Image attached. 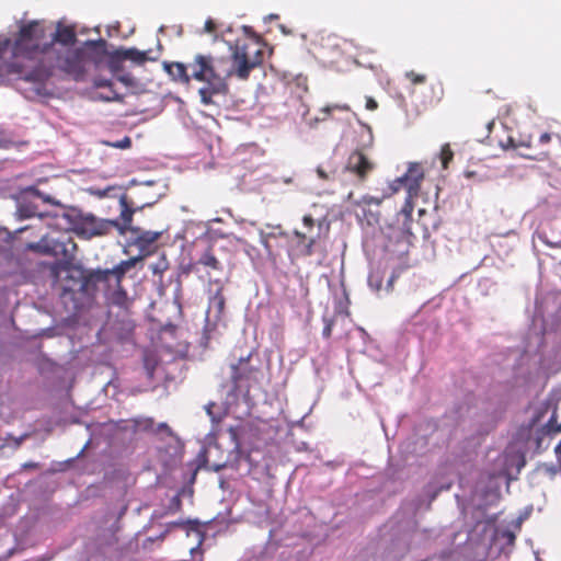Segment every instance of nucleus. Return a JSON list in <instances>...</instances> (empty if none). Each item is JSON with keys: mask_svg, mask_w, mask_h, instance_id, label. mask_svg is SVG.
<instances>
[{"mask_svg": "<svg viewBox=\"0 0 561 561\" xmlns=\"http://www.w3.org/2000/svg\"><path fill=\"white\" fill-rule=\"evenodd\" d=\"M54 45L47 43L43 22L33 20L20 25L13 39L0 41V77L16 75L30 82H44L49 78L44 66Z\"/></svg>", "mask_w": 561, "mask_h": 561, "instance_id": "obj_2", "label": "nucleus"}, {"mask_svg": "<svg viewBox=\"0 0 561 561\" xmlns=\"http://www.w3.org/2000/svg\"><path fill=\"white\" fill-rule=\"evenodd\" d=\"M30 437V434L28 433H24L23 435H21L20 437H15L13 436L12 434H8L4 439H3V443L1 444L0 447H4V446H11V443L13 445L14 448H19L21 446V444L27 439Z\"/></svg>", "mask_w": 561, "mask_h": 561, "instance_id": "obj_21", "label": "nucleus"}, {"mask_svg": "<svg viewBox=\"0 0 561 561\" xmlns=\"http://www.w3.org/2000/svg\"><path fill=\"white\" fill-rule=\"evenodd\" d=\"M28 248L41 254L55 256L65 267L71 266L77 259L78 247L69 234H61L58 238L44 237Z\"/></svg>", "mask_w": 561, "mask_h": 561, "instance_id": "obj_4", "label": "nucleus"}, {"mask_svg": "<svg viewBox=\"0 0 561 561\" xmlns=\"http://www.w3.org/2000/svg\"><path fill=\"white\" fill-rule=\"evenodd\" d=\"M323 322L324 327L322 330V336L324 339H330L334 327V320L330 318H323Z\"/></svg>", "mask_w": 561, "mask_h": 561, "instance_id": "obj_26", "label": "nucleus"}, {"mask_svg": "<svg viewBox=\"0 0 561 561\" xmlns=\"http://www.w3.org/2000/svg\"><path fill=\"white\" fill-rule=\"evenodd\" d=\"M401 187H404V184L394 183V181L390 185L392 193L398 192Z\"/></svg>", "mask_w": 561, "mask_h": 561, "instance_id": "obj_35", "label": "nucleus"}, {"mask_svg": "<svg viewBox=\"0 0 561 561\" xmlns=\"http://www.w3.org/2000/svg\"><path fill=\"white\" fill-rule=\"evenodd\" d=\"M251 355L240 357L237 364L231 366V379L237 385L242 380L257 381L260 369L251 365Z\"/></svg>", "mask_w": 561, "mask_h": 561, "instance_id": "obj_9", "label": "nucleus"}, {"mask_svg": "<svg viewBox=\"0 0 561 561\" xmlns=\"http://www.w3.org/2000/svg\"><path fill=\"white\" fill-rule=\"evenodd\" d=\"M140 260L139 256L130 257L122 261L113 268L96 270L90 274L89 280L108 294L114 287H119L126 273L135 267Z\"/></svg>", "mask_w": 561, "mask_h": 561, "instance_id": "obj_6", "label": "nucleus"}, {"mask_svg": "<svg viewBox=\"0 0 561 561\" xmlns=\"http://www.w3.org/2000/svg\"><path fill=\"white\" fill-rule=\"evenodd\" d=\"M112 58L118 61L130 60L137 65H144L148 60H154V58L149 57V51H141L137 48H118L114 50Z\"/></svg>", "mask_w": 561, "mask_h": 561, "instance_id": "obj_13", "label": "nucleus"}, {"mask_svg": "<svg viewBox=\"0 0 561 561\" xmlns=\"http://www.w3.org/2000/svg\"><path fill=\"white\" fill-rule=\"evenodd\" d=\"M550 140L551 135L548 133H542L535 142L531 136L520 137L518 140L508 136L505 141H500V146L505 150H516L517 154L525 159L543 161L549 158L547 145Z\"/></svg>", "mask_w": 561, "mask_h": 561, "instance_id": "obj_5", "label": "nucleus"}, {"mask_svg": "<svg viewBox=\"0 0 561 561\" xmlns=\"http://www.w3.org/2000/svg\"><path fill=\"white\" fill-rule=\"evenodd\" d=\"M501 537L503 539H505L508 545H514L515 539H516L515 534L513 531H511V530L502 531Z\"/></svg>", "mask_w": 561, "mask_h": 561, "instance_id": "obj_31", "label": "nucleus"}, {"mask_svg": "<svg viewBox=\"0 0 561 561\" xmlns=\"http://www.w3.org/2000/svg\"><path fill=\"white\" fill-rule=\"evenodd\" d=\"M114 227H118L117 220L100 219L92 214H78L72 220V230L84 239L106 236Z\"/></svg>", "mask_w": 561, "mask_h": 561, "instance_id": "obj_7", "label": "nucleus"}, {"mask_svg": "<svg viewBox=\"0 0 561 561\" xmlns=\"http://www.w3.org/2000/svg\"><path fill=\"white\" fill-rule=\"evenodd\" d=\"M244 459H245L248 462H250V461H251V459H250V455L244 456Z\"/></svg>", "mask_w": 561, "mask_h": 561, "instance_id": "obj_42", "label": "nucleus"}, {"mask_svg": "<svg viewBox=\"0 0 561 561\" xmlns=\"http://www.w3.org/2000/svg\"><path fill=\"white\" fill-rule=\"evenodd\" d=\"M119 220L118 227H115L121 232H125L126 230L130 229V225L133 222V216L136 211L134 207V203L129 202L128 196L126 194H122L119 197Z\"/></svg>", "mask_w": 561, "mask_h": 561, "instance_id": "obj_11", "label": "nucleus"}, {"mask_svg": "<svg viewBox=\"0 0 561 561\" xmlns=\"http://www.w3.org/2000/svg\"><path fill=\"white\" fill-rule=\"evenodd\" d=\"M226 307V298L224 296V288L221 285L217 287L208 301V313H214L216 319H220L224 314Z\"/></svg>", "mask_w": 561, "mask_h": 561, "instance_id": "obj_16", "label": "nucleus"}, {"mask_svg": "<svg viewBox=\"0 0 561 561\" xmlns=\"http://www.w3.org/2000/svg\"><path fill=\"white\" fill-rule=\"evenodd\" d=\"M365 106L368 111H375L378 108V103L374 98L366 96V105Z\"/></svg>", "mask_w": 561, "mask_h": 561, "instance_id": "obj_32", "label": "nucleus"}, {"mask_svg": "<svg viewBox=\"0 0 561 561\" xmlns=\"http://www.w3.org/2000/svg\"><path fill=\"white\" fill-rule=\"evenodd\" d=\"M105 144L107 146H110V147H113V148L127 149V148H130V146H131V139H130V137L125 136L121 140H117V141H106Z\"/></svg>", "mask_w": 561, "mask_h": 561, "instance_id": "obj_25", "label": "nucleus"}, {"mask_svg": "<svg viewBox=\"0 0 561 561\" xmlns=\"http://www.w3.org/2000/svg\"><path fill=\"white\" fill-rule=\"evenodd\" d=\"M196 266H203L206 275L209 278V282L211 280V272H221L222 271V264L221 262L216 257V255L213 252L211 248L206 249L199 259L196 262Z\"/></svg>", "mask_w": 561, "mask_h": 561, "instance_id": "obj_15", "label": "nucleus"}, {"mask_svg": "<svg viewBox=\"0 0 561 561\" xmlns=\"http://www.w3.org/2000/svg\"><path fill=\"white\" fill-rule=\"evenodd\" d=\"M556 454L558 455L559 459H561V442L556 447Z\"/></svg>", "mask_w": 561, "mask_h": 561, "instance_id": "obj_39", "label": "nucleus"}, {"mask_svg": "<svg viewBox=\"0 0 561 561\" xmlns=\"http://www.w3.org/2000/svg\"><path fill=\"white\" fill-rule=\"evenodd\" d=\"M160 238V232L154 231H141L135 238V244L141 250H148L153 243L158 241Z\"/></svg>", "mask_w": 561, "mask_h": 561, "instance_id": "obj_18", "label": "nucleus"}, {"mask_svg": "<svg viewBox=\"0 0 561 561\" xmlns=\"http://www.w3.org/2000/svg\"><path fill=\"white\" fill-rule=\"evenodd\" d=\"M182 508V500H181V496L179 494L174 495L171 500H170V503L168 505V513L170 514H174V513H178L180 512Z\"/></svg>", "mask_w": 561, "mask_h": 561, "instance_id": "obj_24", "label": "nucleus"}, {"mask_svg": "<svg viewBox=\"0 0 561 561\" xmlns=\"http://www.w3.org/2000/svg\"><path fill=\"white\" fill-rule=\"evenodd\" d=\"M231 58L232 64L227 57L197 54L188 64L192 78L205 83L198 91L204 105L213 104L215 95L228 92L227 80L230 77L248 80L250 72L262 66L264 50L257 39L237 41Z\"/></svg>", "mask_w": 561, "mask_h": 561, "instance_id": "obj_1", "label": "nucleus"}, {"mask_svg": "<svg viewBox=\"0 0 561 561\" xmlns=\"http://www.w3.org/2000/svg\"><path fill=\"white\" fill-rule=\"evenodd\" d=\"M317 173L323 180H328L329 179L328 174L321 168L317 169Z\"/></svg>", "mask_w": 561, "mask_h": 561, "instance_id": "obj_37", "label": "nucleus"}, {"mask_svg": "<svg viewBox=\"0 0 561 561\" xmlns=\"http://www.w3.org/2000/svg\"><path fill=\"white\" fill-rule=\"evenodd\" d=\"M160 426H161V430H164V428L169 430V426L167 424H161Z\"/></svg>", "mask_w": 561, "mask_h": 561, "instance_id": "obj_41", "label": "nucleus"}, {"mask_svg": "<svg viewBox=\"0 0 561 561\" xmlns=\"http://www.w3.org/2000/svg\"><path fill=\"white\" fill-rule=\"evenodd\" d=\"M228 466H230L231 468H233L236 470L239 469V459H236V461H233V462H226L225 465L217 467V470L228 467Z\"/></svg>", "mask_w": 561, "mask_h": 561, "instance_id": "obj_34", "label": "nucleus"}, {"mask_svg": "<svg viewBox=\"0 0 561 561\" xmlns=\"http://www.w3.org/2000/svg\"><path fill=\"white\" fill-rule=\"evenodd\" d=\"M108 298L111 302L118 307H127L128 305V296L127 291L119 284V287H114L112 291L108 293Z\"/></svg>", "mask_w": 561, "mask_h": 561, "instance_id": "obj_19", "label": "nucleus"}, {"mask_svg": "<svg viewBox=\"0 0 561 561\" xmlns=\"http://www.w3.org/2000/svg\"><path fill=\"white\" fill-rule=\"evenodd\" d=\"M77 41L76 32L70 26L58 25L56 32L47 38V43L57 47H72Z\"/></svg>", "mask_w": 561, "mask_h": 561, "instance_id": "obj_12", "label": "nucleus"}, {"mask_svg": "<svg viewBox=\"0 0 561 561\" xmlns=\"http://www.w3.org/2000/svg\"><path fill=\"white\" fill-rule=\"evenodd\" d=\"M302 222L308 229H311L314 226V219L311 215H305Z\"/></svg>", "mask_w": 561, "mask_h": 561, "instance_id": "obj_33", "label": "nucleus"}, {"mask_svg": "<svg viewBox=\"0 0 561 561\" xmlns=\"http://www.w3.org/2000/svg\"><path fill=\"white\" fill-rule=\"evenodd\" d=\"M163 68L175 82L188 84L192 78V72L188 73L190 67L183 62H163Z\"/></svg>", "mask_w": 561, "mask_h": 561, "instance_id": "obj_14", "label": "nucleus"}, {"mask_svg": "<svg viewBox=\"0 0 561 561\" xmlns=\"http://www.w3.org/2000/svg\"><path fill=\"white\" fill-rule=\"evenodd\" d=\"M44 66L48 68L49 77L55 69L71 76L75 80L82 79L85 72L83 53L73 47L53 46Z\"/></svg>", "mask_w": 561, "mask_h": 561, "instance_id": "obj_3", "label": "nucleus"}, {"mask_svg": "<svg viewBox=\"0 0 561 561\" xmlns=\"http://www.w3.org/2000/svg\"><path fill=\"white\" fill-rule=\"evenodd\" d=\"M294 236L298 239L297 249L301 256H311L314 253L316 237H307L306 233L298 230L294 231Z\"/></svg>", "mask_w": 561, "mask_h": 561, "instance_id": "obj_17", "label": "nucleus"}, {"mask_svg": "<svg viewBox=\"0 0 561 561\" xmlns=\"http://www.w3.org/2000/svg\"><path fill=\"white\" fill-rule=\"evenodd\" d=\"M375 163L362 150H354L345 164V170L352 173L358 181L364 182L375 170Z\"/></svg>", "mask_w": 561, "mask_h": 561, "instance_id": "obj_8", "label": "nucleus"}, {"mask_svg": "<svg viewBox=\"0 0 561 561\" xmlns=\"http://www.w3.org/2000/svg\"><path fill=\"white\" fill-rule=\"evenodd\" d=\"M228 433H229L231 442L234 445L233 450L236 451L238 457H242L241 442H240V437H239L240 427L239 426H230L228 428Z\"/></svg>", "mask_w": 561, "mask_h": 561, "instance_id": "obj_20", "label": "nucleus"}, {"mask_svg": "<svg viewBox=\"0 0 561 561\" xmlns=\"http://www.w3.org/2000/svg\"><path fill=\"white\" fill-rule=\"evenodd\" d=\"M542 431L550 435V434H558L561 432V424H558L557 423V415H556V412H553V414L551 415L550 420L548 421V423L545 425V427L542 428Z\"/></svg>", "mask_w": 561, "mask_h": 561, "instance_id": "obj_22", "label": "nucleus"}, {"mask_svg": "<svg viewBox=\"0 0 561 561\" xmlns=\"http://www.w3.org/2000/svg\"><path fill=\"white\" fill-rule=\"evenodd\" d=\"M493 125H494V122H489V123H488V125H486L488 129H489V130H491V128L493 127Z\"/></svg>", "mask_w": 561, "mask_h": 561, "instance_id": "obj_40", "label": "nucleus"}, {"mask_svg": "<svg viewBox=\"0 0 561 561\" xmlns=\"http://www.w3.org/2000/svg\"><path fill=\"white\" fill-rule=\"evenodd\" d=\"M364 201H365V203H367V204H370V203H375V204H377V205H379V204H380V199L375 198V197H368V198H367V197H364Z\"/></svg>", "mask_w": 561, "mask_h": 561, "instance_id": "obj_36", "label": "nucleus"}, {"mask_svg": "<svg viewBox=\"0 0 561 561\" xmlns=\"http://www.w3.org/2000/svg\"><path fill=\"white\" fill-rule=\"evenodd\" d=\"M401 213L408 218H411V215L413 213V203L412 197H410V194L408 193V197L405 199V203L401 209Z\"/></svg>", "mask_w": 561, "mask_h": 561, "instance_id": "obj_27", "label": "nucleus"}, {"mask_svg": "<svg viewBox=\"0 0 561 561\" xmlns=\"http://www.w3.org/2000/svg\"><path fill=\"white\" fill-rule=\"evenodd\" d=\"M407 78L414 84L424 83L426 80V76L416 73L414 71L407 72Z\"/></svg>", "mask_w": 561, "mask_h": 561, "instance_id": "obj_28", "label": "nucleus"}, {"mask_svg": "<svg viewBox=\"0 0 561 561\" xmlns=\"http://www.w3.org/2000/svg\"><path fill=\"white\" fill-rule=\"evenodd\" d=\"M204 31L208 34H213L217 31V25L213 19L206 20Z\"/></svg>", "mask_w": 561, "mask_h": 561, "instance_id": "obj_30", "label": "nucleus"}, {"mask_svg": "<svg viewBox=\"0 0 561 561\" xmlns=\"http://www.w3.org/2000/svg\"><path fill=\"white\" fill-rule=\"evenodd\" d=\"M454 152L448 144H445L440 149V160L444 169L448 168V163L453 160Z\"/></svg>", "mask_w": 561, "mask_h": 561, "instance_id": "obj_23", "label": "nucleus"}, {"mask_svg": "<svg viewBox=\"0 0 561 561\" xmlns=\"http://www.w3.org/2000/svg\"><path fill=\"white\" fill-rule=\"evenodd\" d=\"M423 178L424 173L422 167L417 163H413L409 167L405 174L394 180V183L404 184L410 197H413L417 195Z\"/></svg>", "mask_w": 561, "mask_h": 561, "instance_id": "obj_10", "label": "nucleus"}, {"mask_svg": "<svg viewBox=\"0 0 561 561\" xmlns=\"http://www.w3.org/2000/svg\"><path fill=\"white\" fill-rule=\"evenodd\" d=\"M333 111H350V106L347 104H332L322 108V112L327 114H330Z\"/></svg>", "mask_w": 561, "mask_h": 561, "instance_id": "obj_29", "label": "nucleus"}, {"mask_svg": "<svg viewBox=\"0 0 561 561\" xmlns=\"http://www.w3.org/2000/svg\"><path fill=\"white\" fill-rule=\"evenodd\" d=\"M399 276V273H396L393 272L390 279H389V285H392V283L394 282V279Z\"/></svg>", "mask_w": 561, "mask_h": 561, "instance_id": "obj_38", "label": "nucleus"}]
</instances>
